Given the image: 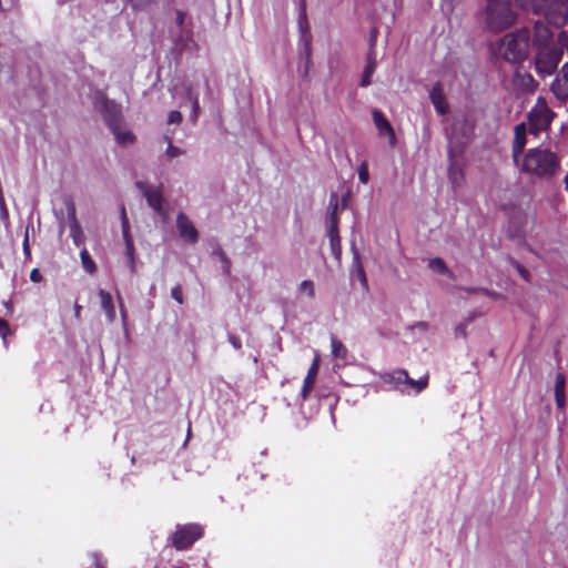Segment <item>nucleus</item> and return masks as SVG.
Wrapping results in <instances>:
<instances>
[{
	"instance_id": "nucleus-12",
	"label": "nucleus",
	"mask_w": 568,
	"mask_h": 568,
	"mask_svg": "<svg viewBox=\"0 0 568 568\" xmlns=\"http://www.w3.org/2000/svg\"><path fill=\"white\" fill-rule=\"evenodd\" d=\"M459 151H455L453 149H449L448 151V158H449V168H448V178L450 183L454 186H460L464 181V173H463V164L459 156Z\"/></svg>"
},
{
	"instance_id": "nucleus-37",
	"label": "nucleus",
	"mask_w": 568,
	"mask_h": 568,
	"mask_svg": "<svg viewBox=\"0 0 568 568\" xmlns=\"http://www.w3.org/2000/svg\"><path fill=\"white\" fill-rule=\"evenodd\" d=\"M182 122V114L180 111H171L168 115L169 124H180Z\"/></svg>"
},
{
	"instance_id": "nucleus-38",
	"label": "nucleus",
	"mask_w": 568,
	"mask_h": 568,
	"mask_svg": "<svg viewBox=\"0 0 568 568\" xmlns=\"http://www.w3.org/2000/svg\"><path fill=\"white\" fill-rule=\"evenodd\" d=\"M171 296L172 298H174L179 304H182L183 303V294H182V287L181 285H175L172 290H171Z\"/></svg>"
},
{
	"instance_id": "nucleus-36",
	"label": "nucleus",
	"mask_w": 568,
	"mask_h": 568,
	"mask_svg": "<svg viewBox=\"0 0 568 568\" xmlns=\"http://www.w3.org/2000/svg\"><path fill=\"white\" fill-rule=\"evenodd\" d=\"M358 179L364 184H366L369 180V173L366 162H363L358 168Z\"/></svg>"
},
{
	"instance_id": "nucleus-28",
	"label": "nucleus",
	"mask_w": 568,
	"mask_h": 568,
	"mask_svg": "<svg viewBox=\"0 0 568 568\" xmlns=\"http://www.w3.org/2000/svg\"><path fill=\"white\" fill-rule=\"evenodd\" d=\"M384 379L388 383L395 384V386L398 387L399 385H404L405 379H407V372L405 369H397L386 374Z\"/></svg>"
},
{
	"instance_id": "nucleus-44",
	"label": "nucleus",
	"mask_w": 568,
	"mask_h": 568,
	"mask_svg": "<svg viewBox=\"0 0 568 568\" xmlns=\"http://www.w3.org/2000/svg\"><path fill=\"white\" fill-rule=\"evenodd\" d=\"M455 335L459 337H466V323H460L456 326Z\"/></svg>"
},
{
	"instance_id": "nucleus-32",
	"label": "nucleus",
	"mask_w": 568,
	"mask_h": 568,
	"mask_svg": "<svg viewBox=\"0 0 568 568\" xmlns=\"http://www.w3.org/2000/svg\"><path fill=\"white\" fill-rule=\"evenodd\" d=\"M353 264L355 267V274H356L357 278L364 286H366L367 285L366 275H365L364 268L362 266V263L359 261V256L357 253L354 254Z\"/></svg>"
},
{
	"instance_id": "nucleus-6",
	"label": "nucleus",
	"mask_w": 568,
	"mask_h": 568,
	"mask_svg": "<svg viewBox=\"0 0 568 568\" xmlns=\"http://www.w3.org/2000/svg\"><path fill=\"white\" fill-rule=\"evenodd\" d=\"M202 536V528L199 525H185L173 534L172 544L178 550H183L190 547L195 540Z\"/></svg>"
},
{
	"instance_id": "nucleus-49",
	"label": "nucleus",
	"mask_w": 568,
	"mask_h": 568,
	"mask_svg": "<svg viewBox=\"0 0 568 568\" xmlns=\"http://www.w3.org/2000/svg\"><path fill=\"white\" fill-rule=\"evenodd\" d=\"M4 306H6V308L8 310V313H9V314H11V313H12L11 302H10V301L4 302Z\"/></svg>"
},
{
	"instance_id": "nucleus-54",
	"label": "nucleus",
	"mask_w": 568,
	"mask_h": 568,
	"mask_svg": "<svg viewBox=\"0 0 568 568\" xmlns=\"http://www.w3.org/2000/svg\"><path fill=\"white\" fill-rule=\"evenodd\" d=\"M463 122L467 125V128H468L467 130H468V131H470L471 126L468 124V122H467V119H466V118H464V119H463Z\"/></svg>"
},
{
	"instance_id": "nucleus-39",
	"label": "nucleus",
	"mask_w": 568,
	"mask_h": 568,
	"mask_svg": "<svg viewBox=\"0 0 568 568\" xmlns=\"http://www.w3.org/2000/svg\"><path fill=\"white\" fill-rule=\"evenodd\" d=\"M0 219L3 222H7L9 219V213L2 193H0Z\"/></svg>"
},
{
	"instance_id": "nucleus-35",
	"label": "nucleus",
	"mask_w": 568,
	"mask_h": 568,
	"mask_svg": "<svg viewBox=\"0 0 568 568\" xmlns=\"http://www.w3.org/2000/svg\"><path fill=\"white\" fill-rule=\"evenodd\" d=\"M184 154V150L173 145L172 141H169V145L165 150V155L168 159H175Z\"/></svg>"
},
{
	"instance_id": "nucleus-27",
	"label": "nucleus",
	"mask_w": 568,
	"mask_h": 568,
	"mask_svg": "<svg viewBox=\"0 0 568 568\" xmlns=\"http://www.w3.org/2000/svg\"><path fill=\"white\" fill-rule=\"evenodd\" d=\"M428 267L438 273V274H443V275H447L449 277L453 276L452 272L448 270L446 263L444 262L443 258L440 257H434L432 260H429L428 262Z\"/></svg>"
},
{
	"instance_id": "nucleus-18",
	"label": "nucleus",
	"mask_w": 568,
	"mask_h": 568,
	"mask_svg": "<svg viewBox=\"0 0 568 568\" xmlns=\"http://www.w3.org/2000/svg\"><path fill=\"white\" fill-rule=\"evenodd\" d=\"M172 41L179 51L189 49L190 44L194 43L192 28L187 27L172 31Z\"/></svg>"
},
{
	"instance_id": "nucleus-7",
	"label": "nucleus",
	"mask_w": 568,
	"mask_h": 568,
	"mask_svg": "<svg viewBox=\"0 0 568 568\" xmlns=\"http://www.w3.org/2000/svg\"><path fill=\"white\" fill-rule=\"evenodd\" d=\"M95 108L103 114V118L110 129H116V125L122 124L120 106L105 99L102 94H99Z\"/></svg>"
},
{
	"instance_id": "nucleus-31",
	"label": "nucleus",
	"mask_w": 568,
	"mask_h": 568,
	"mask_svg": "<svg viewBox=\"0 0 568 568\" xmlns=\"http://www.w3.org/2000/svg\"><path fill=\"white\" fill-rule=\"evenodd\" d=\"M404 385L409 386L415 389L416 393L422 392L424 388L428 385V376H424L419 378L418 381H415L409 377L407 374V379H405Z\"/></svg>"
},
{
	"instance_id": "nucleus-17",
	"label": "nucleus",
	"mask_w": 568,
	"mask_h": 568,
	"mask_svg": "<svg viewBox=\"0 0 568 568\" xmlns=\"http://www.w3.org/2000/svg\"><path fill=\"white\" fill-rule=\"evenodd\" d=\"M514 85L521 92L531 93L537 89L538 83L530 73L526 71H516Z\"/></svg>"
},
{
	"instance_id": "nucleus-34",
	"label": "nucleus",
	"mask_w": 568,
	"mask_h": 568,
	"mask_svg": "<svg viewBox=\"0 0 568 568\" xmlns=\"http://www.w3.org/2000/svg\"><path fill=\"white\" fill-rule=\"evenodd\" d=\"M298 291L302 294H306L310 298H313L315 295L314 283L312 281L305 280L301 282Z\"/></svg>"
},
{
	"instance_id": "nucleus-14",
	"label": "nucleus",
	"mask_w": 568,
	"mask_h": 568,
	"mask_svg": "<svg viewBox=\"0 0 568 568\" xmlns=\"http://www.w3.org/2000/svg\"><path fill=\"white\" fill-rule=\"evenodd\" d=\"M551 92L560 101L568 99V62L562 65L560 72L551 83Z\"/></svg>"
},
{
	"instance_id": "nucleus-30",
	"label": "nucleus",
	"mask_w": 568,
	"mask_h": 568,
	"mask_svg": "<svg viewBox=\"0 0 568 568\" xmlns=\"http://www.w3.org/2000/svg\"><path fill=\"white\" fill-rule=\"evenodd\" d=\"M80 257H81L83 268L88 273L93 274L97 271V265H95L94 261L92 260V257L90 256L87 248H83L80 252Z\"/></svg>"
},
{
	"instance_id": "nucleus-13",
	"label": "nucleus",
	"mask_w": 568,
	"mask_h": 568,
	"mask_svg": "<svg viewBox=\"0 0 568 568\" xmlns=\"http://www.w3.org/2000/svg\"><path fill=\"white\" fill-rule=\"evenodd\" d=\"M65 207L69 220L70 236L72 237L73 243L77 246H80L84 243V234L80 223L77 220L74 204L71 201H68L65 203Z\"/></svg>"
},
{
	"instance_id": "nucleus-26",
	"label": "nucleus",
	"mask_w": 568,
	"mask_h": 568,
	"mask_svg": "<svg viewBox=\"0 0 568 568\" xmlns=\"http://www.w3.org/2000/svg\"><path fill=\"white\" fill-rule=\"evenodd\" d=\"M327 233L329 237V244L332 248V253L339 257L341 255V239L338 235V226H327Z\"/></svg>"
},
{
	"instance_id": "nucleus-4",
	"label": "nucleus",
	"mask_w": 568,
	"mask_h": 568,
	"mask_svg": "<svg viewBox=\"0 0 568 568\" xmlns=\"http://www.w3.org/2000/svg\"><path fill=\"white\" fill-rule=\"evenodd\" d=\"M517 20V10L513 0H486L484 22L491 32L510 28Z\"/></svg>"
},
{
	"instance_id": "nucleus-43",
	"label": "nucleus",
	"mask_w": 568,
	"mask_h": 568,
	"mask_svg": "<svg viewBox=\"0 0 568 568\" xmlns=\"http://www.w3.org/2000/svg\"><path fill=\"white\" fill-rule=\"evenodd\" d=\"M23 252L27 256H30V244H29V226L26 230V235L23 239Z\"/></svg>"
},
{
	"instance_id": "nucleus-25",
	"label": "nucleus",
	"mask_w": 568,
	"mask_h": 568,
	"mask_svg": "<svg viewBox=\"0 0 568 568\" xmlns=\"http://www.w3.org/2000/svg\"><path fill=\"white\" fill-rule=\"evenodd\" d=\"M110 130L114 134L115 140L119 144L129 145L134 142V135L132 134V132L122 129L121 124L116 125V129L112 128Z\"/></svg>"
},
{
	"instance_id": "nucleus-42",
	"label": "nucleus",
	"mask_w": 568,
	"mask_h": 568,
	"mask_svg": "<svg viewBox=\"0 0 568 568\" xmlns=\"http://www.w3.org/2000/svg\"><path fill=\"white\" fill-rule=\"evenodd\" d=\"M229 342L235 349L242 348V342L241 338L234 334L229 335Z\"/></svg>"
},
{
	"instance_id": "nucleus-19",
	"label": "nucleus",
	"mask_w": 568,
	"mask_h": 568,
	"mask_svg": "<svg viewBox=\"0 0 568 568\" xmlns=\"http://www.w3.org/2000/svg\"><path fill=\"white\" fill-rule=\"evenodd\" d=\"M429 99L438 114L445 115L448 112V104L440 83H436L433 87L429 93Z\"/></svg>"
},
{
	"instance_id": "nucleus-1",
	"label": "nucleus",
	"mask_w": 568,
	"mask_h": 568,
	"mask_svg": "<svg viewBox=\"0 0 568 568\" xmlns=\"http://www.w3.org/2000/svg\"><path fill=\"white\" fill-rule=\"evenodd\" d=\"M515 165L521 173L542 181L556 178L561 170L557 153L540 146L526 151Z\"/></svg>"
},
{
	"instance_id": "nucleus-45",
	"label": "nucleus",
	"mask_w": 568,
	"mask_h": 568,
	"mask_svg": "<svg viewBox=\"0 0 568 568\" xmlns=\"http://www.w3.org/2000/svg\"><path fill=\"white\" fill-rule=\"evenodd\" d=\"M40 278H41V275H40L39 271L37 268L32 270L30 273V280L32 282H39Z\"/></svg>"
},
{
	"instance_id": "nucleus-9",
	"label": "nucleus",
	"mask_w": 568,
	"mask_h": 568,
	"mask_svg": "<svg viewBox=\"0 0 568 568\" xmlns=\"http://www.w3.org/2000/svg\"><path fill=\"white\" fill-rule=\"evenodd\" d=\"M529 133V128L525 122L519 123L514 129V140H513V161L514 163H518L525 153V146L527 144V134Z\"/></svg>"
},
{
	"instance_id": "nucleus-8",
	"label": "nucleus",
	"mask_w": 568,
	"mask_h": 568,
	"mask_svg": "<svg viewBox=\"0 0 568 568\" xmlns=\"http://www.w3.org/2000/svg\"><path fill=\"white\" fill-rule=\"evenodd\" d=\"M135 185L145 197L148 205L156 213L164 216L165 211L163 209V194L161 187L153 186L141 181L136 182Z\"/></svg>"
},
{
	"instance_id": "nucleus-50",
	"label": "nucleus",
	"mask_w": 568,
	"mask_h": 568,
	"mask_svg": "<svg viewBox=\"0 0 568 568\" xmlns=\"http://www.w3.org/2000/svg\"><path fill=\"white\" fill-rule=\"evenodd\" d=\"M80 313H81V306L77 304L74 307V314L77 317H80Z\"/></svg>"
},
{
	"instance_id": "nucleus-55",
	"label": "nucleus",
	"mask_w": 568,
	"mask_h": 568,
	"mask_svg": "<svg viewBox=\"0 0 568 568\" xmlns=\"http://www.w3.org/2000/svg\"><path fill=\"white\" fill-rule=\"evenodd\" d=\"M164 141L169 144V141H172V139L169 135L163 136Z\"/></svg>"
},
{
	"instance_id": "nucleus-56",
	"label": "nucleus",
	"mask_w": 568,
	"mask_h": 568,
	"mask_svg": "<svg viewBox=\"0 0 568 568\" xmlns=\"http://www.w3.org/2000/svg\"><path fill=\"white\" fill-rule=\"evenodd\" d=\"M458 124H459V121L457 120V121L454 123V130H457Z\"/></svg>"
},
{
	"instance_id": "nucleus-47",
	"label": "nucleus",
	"mask_w": 568,
	"mask_h": 568,
	"mask_svg": "<svg viewBox=\"0 0 568 568\" xmlns=\"http://www.w3.org/2000/svg\"><path fill=\"white\" fill-rule=\"evenodd\" d=\"M119 300H120V313H121V320H122L123 324H125V323H126V311H125V308L123 307L122 300H121V298H119Z\"/></svg>"
},
{
	"instance_id": "nucleus-3",
	"label": "nucleus",
	"mask_w": 568,
	"mask_h": 568,
	"mask_svg": "<svg viewBox=\"0 0 568 568\" xmlns=\"http://www.w3.org/2000/svg\"><path fill=\"white\" fill-rule=\"evenodd\" d=\"M530 32L527 28L506 33L495 44L491 51L497 59L508 63H520L529 55Z\"/></svg>"
},
{
	"instance_id": "nucleus-29",
	"label": "nucleus",
	"mask_w": 568,
	"mask_h": 568,
	"mask_svg": "<svg viewBox=\"0 0 568 568\" xmlns=\"http://www.w3.org/2000/svg\"><path fill=\"white\" fill-rule=\"evenodd\" d=\"M332 354L335 358L345 359L347 356V348L335 336L331 337Z\"/></svg>"
},
{
	"instance_id": "nucleus-24",
	"label": "nucleus",
	"mask_w": 568,
	"mask_h": 568,
	"mask_svg": "<svg viewBox=\"0 0 568 568\" xmlns=\"http://www.w3.org/2000/svg\"><path fill=\"white\" fill-rule=\"evenodd\" d=\"M565 385H566V379H565L564 374L558 373L555 378V399H556V404L559 408H564L565 404H566Z\"/></svg>"
},
{
	"instance_id": "nucleus-52",
	"label": "nucleus",
	"mask_w": 568,
	"mask_h": 568,
	"mask_svg": "<svg viewBox=\"0 0 568 568\" xmlns=\"http://www.w3.org/2000/svg\"><path fill=\"white\" fill-rule=\"evenodd\" d=\"M483 292H485L487 295L491 296V297H496L497 294L496 293H490L488 291H485V290H481Z\"/></svg>"
},
{
	"instance_id": "nucleus-2",
	"label": "nucleus",
	"mask_w": 568,
	"mask_h": 568,
	"mask_svg": "<svg viewBox=\"0 0 568 568\" xmlns=\"http://www.w3.org/2000/svg\"><path fill=\"white\" fill-rule=\"evenodd\" d=\"M532 45L536 48L535 69L541 77L550 75L557 69L561 51L554 45L552 33L542 21H536Z\"/></svg>"
},
{
	"instance_id": "nucleus-11",
	"label": "nucleus",
	"mask_w": 568,
	"mask_h": 568,
	"mask_svg": "<svg viewBox=\"0 0 568 568\" xmlns=\"http://www.w3.org/2000/svg\"><path fill=\"white\" fill-rule=\"evenodd\" d=\"M373 122L377 129L379 136H386L388 139V143L390 148H394L397 143L395 131L389 123V121L385 118L384 113L377 109H375L372 113Z\"/></svg>"
},
{
	"instance_id": "nucleus-5",
	"label": "nucleus",
	"mask_w": 568,
	"mask_h": 568,
	"mask_svg": "<svg viewBox=\"0 0 568 568\" xmlns=\"http://www.w3.org/2000/svg\"><path fill=\"white\" fill-rule=\"evenodd\" d=\"M556 118V113L548 106L544 98H538L534 106L527 113V126L529 134L538 136L542 132H547L551 122Z\"/></svg>"
},
{
	"instance_id": "nucleus-16",
	"label": "nucleus",
	"mask_w": 568,
	"mask_h": 568,
	"mask_svg": "<svg viewBox=\"0 0 568 568\" xmlns=\"http://www.w3.org/2000/svg\"><path fill=\"white\" fill-rule=\"evenodd\" d=\"M374 45H375V34H373V37L371 39V48H369V52L367 54V63H366V67L364 69L363 77L361 80V87H363V88H366L372 83V77L375 72L376 53L374 50Z\"/></svg>"
},
{
	"instance_id": "nucleus-23",
	"label": "nucleus",
	"mask_w": 568,
	"mask_h": 568,
	"mask_svg": "<svg viewBox=\"0 0 568 568\" xmlns=\"http://www.w3.org/2000/svg\"><path fill=\"white\" fill-rule=\"evenodd\" d=\"M98 294L100 297L101 307L106 315L108 322L113 323L115 320V308L111 294L104 290H100Z\"/></svg>"
},
{
	"instance_id": "nucleus-57",
	"label": "nucleus",
	"mask_w": 568,
	"mask_h": 568,
	"mask_svg": "<svg viewBox=\"0 0 568 568\" xmlns=\"http://www.w3.org/2000/svg\"><path fill=\"white\" fill-rule=\"evenodd\" d=\"M62 232H63V225L61 224L60 225V234H62Z\"/></svg>"
},
{
	"instance_id": "nucleus-15",
	"label": "nucleus",
	"mask_w": 568,
	"mask_h": 568,
	"mask_svg": "<svg viewBox=\"0 0 568 568\" xmlns=\"http://www.w3.org/2000/svg\"><path fill=\"white\" fill-rule=\"evenodd\" d=\"M347 206V196L338 197L337 193H331L329 196V205H328V215H327V226H338L337 214L339 210H344Z\"/></svg>"
},
{
	"instance_id": "nucleus-48",
	"label": "nucleus",
	"mask_w": 568,
	"mask_h": 568,
	"mask_svg": "<svg viewBox=\"0 0 568 568\" xmlns=\"http://www.w3.org/2000/svg\"><path fill=\"white\" fill-rule=\"evenodd\" d=\"M518 271L520 272V274H521L525 278L527 277L528 272H527L525 268H523L520 265H518Z\"/></svg>"
},
{
	"instance_id": "nucleus-20",
	"label": "nucleus",
	"mask_w": 568,
	"mask_h": 568,
	"mask_svg": "<svg viewBox=\"0 0 568 568\" xmlns=\"http://www.w3.org/2000/svg\"><path fill=\"white\" fill-rule=\"evenodd\" d=\"M183 95L192 104V116L191 120L195 122L200 113L199 92L195 90L191 82H185L182 85Z\"/></svg>"
},
{
	"instance_id": "nucleus-46",
	"label": "nucleus",
	"mask_w": 568,
	"mask_h": 568,
	"mask_svg": "<svg viewBox=\"0 0 568 568\" xmlns=\"http://www.w3.org/2000/svg\"><path fill=\"white\" fill-rule=\"evenodd\" d=\"M413 328H417L419 331L425 332L428 329V324L426 322H418L413 326Z\"/></svg>"
},
{
	"instance_id": "nucleus-22",
	"label": "nucleus",
	"mask_w": 568,
	"mask_h": 568,
	"mask_svg": "<svg viewBox=\"0 0 568 568\" xmlns=\"http://www.w3.org/2000/svg\"><path fill=\"white\" fill-rule=\"evenodd\" d=\"M122 226H123V237L125 241V254L129 257V264H130L131 272H134V245H133L132 239L130 237V234H129V224H128V219H126L124 210L122 212Z\"/></svg>"
},
{
	"instance_id": "nucleus-10",
	"label": "nucleus",
	"mask_w": 568,
	"mask_h": 568,
	"mask_svg": "<svg viewBox=\"0 0 568 568\" xmlns=\"http://www.w3.org/2000/svg\"><path fill=\"white\" fill-rule=\"evenodd\" d=\"M176 229L179 235L187 243L195 244L199 241V232L186 214L180 212L176 215Z\"/></svg>"
},
{
	"instance_id": "nucleus-40",
	"label": "nucleus",
	"mask_w": 568,
	"mask_h": 568,
	"mask_svg": "<svg viewBox=\"0 0 568 568\" xmlns=\"http://www.w3.org/2000/svg\"><path fill=\"white\" fill-rule=\"evenodd\" d=\"M185 19H186V13L181 10H178L176 18H175V23H176L178 29L187 28V26H185Z\"/></svg>"
},
{
	"instance_id": "nucleus-53",
	"label": "nucleus",
	"mask_w": 568,
	"mask_h": 568,
	"mask_svg": "<svg viewBox=\"0 0 568 568\" xmlns=\"http://www.w3.org/2000/svg\"><path fill=\"white\" fill-rule=\"evenodd\" d=\"M565 187L568 190V174L564 179Z\"/></svg>"
},
{
	"instance_id": "nucleus-58",
	"label": "nucleus",
	"mask_w": 568,
	"mask_h": 568,
	"mask_svg": "<svg viewBox=\"0 0 568 568\" xmlns=\"http://www.w3.org/2000/svg\"><path fill=\"white\" fill-rule=\"evenodd\" d=\"M149 1H150V0H144V2H145V3H146V2H149Z\"/></svg>"
},
{
	"instance_id": "nucleus-33",
	"label": "nucleus",
	"mask_w": 568,
	"mask_h": 568,
	"mask_svg": "<svg viewBox=\"0 0 568 568\" xmlns=\"http://www.w3.org/2000/svg\"><path fill=\"white\" fill-rule=\"evenodd\" d=\"M214 254L220 258V262L223 264L224 273L229 274L230 273V268H231V261L226 256L225 252L221 247H217L214 251Z\"/></svg>"
},
{
	"instance_id": "nucleus-21",
	"label": "nucleus",
	"mask_w": 568,
	"mask_h": 568,
	"mask_svg": "<svg viewBox=\"0 0 568 568\" xmlns=\"http://www.w3.org/2000/svg\"><path fill=\"white\" fill-rule=\"evenodd\" d=\"M318 366H320V356L316 355L311 367L308 368V372H307V375L304 379V385H303V388H302V397L303 399H306L308 397V394L311 393L313 386H314V383H315V379H316V375H317V372H318Z\"/></svg>"
},
{
	"instance_id": "nucleus-41",
	"label": "nucleus",
	"mask_w": 568,
	"mask_h": 568,
	"mask_svg": "<svg viewBox=\"0 0 568 568\" xmlns=\"http://www.w3.org/2000/svg\"><path fill=\"white\" fill-rule=\"evenodd\" d=\"M10 334V327H9V324L0 318V335L3 339H6L7 335Z\"/></svg>"
},
{
	"instance_id": "nucleus-51",
	"label": "nucleus",
	"mask_w": 568,
	"mask_h": 568,
	"mask_svg": "<svg viewBox=\"0 0 568 568\" xmlns=\"http://www.w3.org/2000/svg\"><path fill=\"white\" fill-rule=\"evenodd\" d=\"M132 1V6L135 7V8H140L142 7V3H139L136 2L135 0H131Z\"/></svg>"
}]
</instances>
